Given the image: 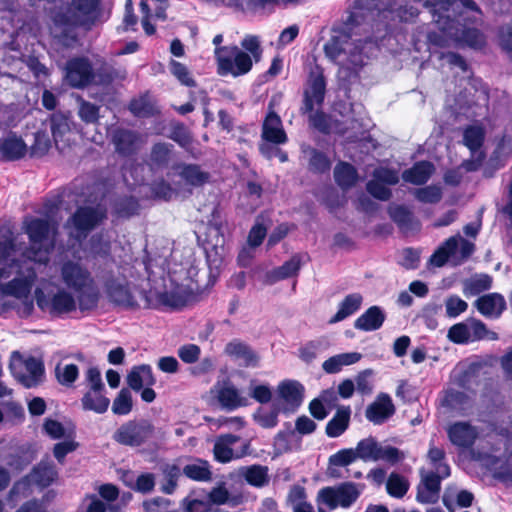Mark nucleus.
Returning <instances> with one entry per match:
<instances>
[{
    "instance_id": "obj_1",
    "label": "nucleus",
    "mask_w": 512,
    "mask_h": 512,
    "mask_svg": "<svg viewBox=\"0 0 512 512\" xmlns=\"http://www.w3.org/2000/svg\"><path fill=\"white\" fill-rule=\"evenodd\" d=\"M358 17V13H351L343 30L324 45L325 55L341 69L349 72L361 68L371 50L375 48L369 38L353 39V28L358 25Z\"/></svg>"
},
{
    "instance_id": "obj_2",
    "label": "nucleus",
    "mask_w": 512,
    "mask_h": 512,
    "mask_svg": "<svg viewBox=\"0 0 512 512\" xmlns=\"http://www.w3.org/2000/svg\"><path fill=\"white\" fill-rule=\"evenodd\" d=\"M262 48L257 36L247 35L241 41V48L236 45L215 48L217 72L221 76H243L249 73L253 62L262 58Z\"/></svg>"
},
{
    "instance_id": "obj_3",
    "label": "nucleus",
    "mask_w": 512,
    "mask_h": 512,
    "mask_svg": "<svg viewBox=\"0 0 512 512\" xmlns=\"http://www.w3.org/2000/svg\"><path fill=\"white\" fill-rule=\"evenodd\" d=\"M60 272L65 286L76 293L81 311L97 307L100 293L88 268L79 262L68 260L62 264Z\"/></svg>"
},
{
    "instance_id": "obj_4",
    "label": "nucleus",
    "mask_w": 512,
    "mask_h": 512,
    "mask_svg": "<svg viewBox=\"0 0 512 512\" xmlns=\"http://www.w3.org/2000/svg\"><path fill=\"white\" fill-rule=\"evenodd\" d=\"M24 229L31 245L25 256L30 261L46 262L55 246L57 225L47 219L29 218L24 221Z\"/></svg>"
},
{
    "instance_id": "obj_5",
    "label": "nucleus",
    "mask_w": 512,
    "mask_h": 512,
    "mask_svg": "<svg viewBox=\"0 0 512 512\" xmlns=\"http://www.w3.org/2000/svg\"><path fill=\"white\" fill-rule=\"evenodd\" d=\"M99 4V0H71L67 12H57L53 16L55 26L62 28V32L56 37L65 46H71L77 38L72 33V28L82 22L83 18L92 15Z\"/></svg>"
},
{
    "instance_id": "obj_6",
    "label": "nucleus",
    "mask_w": 512,
    "mask_h": 512,
    "mask_svg": "<svg viewBox=\"0 0 512 512\" xmlns=\"http://www.w3.org/2000/svg\"><path fill=\"white\" fill-rule=\"evenodd\" d=\"M58 476V472L53 462L42 460L32 471L15 482L8 493V500L14 501L17 497H27L30 494V486L36 485L41 488L50 486Z\"/></svg>"
},
{
    "instance_id": "obj_7",
    "label": "nucleus",
    "mask_w": 512,
    "mask_h": 512,
    "mask_svg": "<svg viewBox=\"0 0 512 512\" xmlns=\"http://www.w3.org/2000/svg\"><path fill=\"white\" fill-rule=\"evenodd\" d=\"M9 368L13 377L26 388L38 386L45 374L41 360L32 356L24 358L18 351L12 352Z\"/></svg>"
},
{
    "instance_id": "obj_8",
    "label": "nucleus",
    "mask_w": 512,
    "mask_h": 512,
    "mask_svg": "<svg viewBox=\"0 0 512 512\" xmlns=\"http://www.w3.org/2000/svg\"><path fill=\"white\" fill-rule=\"evenodd\" d=\"M356 451L359 459L364 462L384 461L394 465L405 458L403 451L390 445H382L372 436L360 440Z\"/></svg>"
},
{
    "instance_id": "obj_9",
    "label": "nucleus",
    "mask_w": 512,
    "mask_h": 512,
    "mask_svg": "<svg viewBox=\"0 0 512 512\" xmlns=\"http://www.w3.org/2000/svg\"><path fill=\"white\" fill-rule=\"evenodd\" d=\"M364 486L354 482H343L334 487H324L319 490V499L323 501L329 510L338 506L349 508L362 493Z\"/></svg>"
},
{
    "instance_id": "obj_10",
    "label": "nucleus",
    "mask_w": 512,
    "mask_h": 512,
    "mask_svg": "<svg viewBox=\"0 0 512 512\" xmlns=\"http://www.w3.org/2000/svg\"><path fill=\"white\" fill-rule=\"evenodd\" d=\"M154 432L155 427L149 420H130L115 431L113 439L121 445L138 447L152 439Z\"/></svg>"
},
{
    "instance_id": "obj_11",
    "label": "nucleus",
    "mask_w": 512,
    "mask_h": 512,
    "mask_svg": "<svg viewBox=\"0 0 512 512\" xmlns=\"http://www.w3.org/2000/svg\"><path fill=\"white\" fill-rule=\"evenodd\" d=\"M65 80L72 88L82 89L95 80L94 69L87 57L69 59L64 67Z\"/></svg>"
},
{
    "instance_id": "obj_12",
    "label": "nucleus",
    "mask_w": 512,
    "mask_h": 512,
    "mask_svg": "<svg viewBox=\"0 0 512 512\" xmlns=\"http://www.w3.org/2000/svg\"><path fill=\"white\" fill-rule=\"evenodd\" d=\"M37 304L42 311L61 316L75 311L78 300L67 290L60 289L52 295L37 294Z\"/></svg>"
},
{
    "instance_id": "obj_13",
    "label": "nucleus",
    "mask_w": 512,
    "mask_h": 512,
    "mask_svg": "<svg viewBox=\"0 0 512 512\" xmlns=\"http://www.w3.org/2000/svg\"><path fill=\"white\" fill-rule=\"evenodd\" d=\"M462 15L457 19H446L441 27L447 31L449 36L456 43H463L473 49H481L485 46L484 34L476 28H467L460 22Z\"/></svg>"
},
{
    "instance_id": "obj_14",
    "label": "nucleus",
    "mask_w": 512,
    "mask_h": 512,
    "mask_svg": "<svg viewBox=\"0 0 512 512\" xmlns=\"http://www.w3.org/2000/svg\"><path fill=\"white\" fill-rule=\"evenodd\" d=\"M104 218H106V210L101 206L80 207L68 220L67 225H73L77 231V237L86 236Z\"/></svg>"
},
{
    "instance_id": "obj_15",
    "label": "nucleus",
    "mask_w": 512,
    "mask_h": 512,
    "mask_svg": "<svg viewBox=\"0 0 512 512\" xmlns=\"http://www.w3.org/2000/svg\"><path fill=\"white\" fill-rule=\"evenodd\" d=\"M455 5L458 6V3L455 1L447 2L446 4L438 5L433 10V20L437 24L439 31H432V32L428 33L427 39H428V43H429V49H431L432 47H435V48L449 47L451 42H454V39H452L449 36L447 31H444V29L441 27V24H444L446 19H452L450 14H448V12H449L448 6H451L454 8ZM430 52H431V54L438 53L437 51H432V50H430Z\"/></svg>"
},
{
    "instance_id": "obj_16",
    "label": "nucleus",
    "mask_w": 512,
    "mask_h": 512,
    "mask_svg": "<svg viewBox=\"0 0 512 512\" xmlns=\"http://www.w3.org/2000/svg\"><path fill=\"white\" fill-rule=\"evenodd\" d=\"M326 92V81L323 72L317 67L311 71L308 87L304 92L303 113H311L315 106L322 105Z\"/></svg>"
},
{
    "instance_id": "obj_17",
    "label": "nucleus",
    "mask_w": 512,
    "mask_h": 512,
    "mask_svg": "<svg viewBox=\"0 0 512 512\" xmlns=\"http://www.w3.org/2000/svg\"><path fill=\"white\" fill-rule=\"evenodd\" d=\"M4 295L13 296L21 301L19 312L24 315H30L33 311V299L30 295L31 282L27 278H14L10 282L1 286Z\"/></svg>"
},
{
    "instance_id": "obj_18",
    "label": "nucleus",
    "mask_w": 512,
    "mask_h": 512,
    "mask_svg": "<svg viewBox=\"0 0 512 512\" xmlns=\"http://www.w3.org/2000/svg\"><path fill=\"white\" fill-rule=\"evenodd\" d=\"M110 137L115 152L121 156H131L135 154L140 147V134L134 130L117 127L111 131Z\"/></svg>"
},
{
    "instance_id": "obj_19",
    "label": "nucleus",
    "mask_w": 512,
    "mask_h": 512,
    "mask_svg": "<svg viewBox=\"0 0 512 512\" xmlns=\"http://www.w3.org/2000/svg\"><path fill=\"white\" fill-rule=\"evenodd\" d=\"M447 434L451 443L460 448H469L478 438V429L468 422L459 421L449 426Z\"/></svg>"
},
{
    "instance_id": "obj_20",
    "label": "nucleus",
    "mask_w": 512,
    "mask_h": 512,
    "mask_svg": "<svg viewBox=\"0 0 512 512\" xmlns=\"http://www.w3.org/2000/svg\"><path fill=\"white\" fill-rule=\"evenodd\" d=\"M13 273L20 274V263L15 258V245L11 238L0 239V280Z\"/></svg>"
},
{
    "instance_id": "obj_21",
    "label": "nucleus",
    "mask_w": 512,
    "mask_h": 512,
    "mask_svg": "<svg viewBox=\"0 0 512 512\" xmlns=\"http://www.w3.org/2000/svg\"><path fill=\"white\" fill-rule=\"evenodd\" d=\"M108 298L115 305L124 308H136L138 306L135 296L132 294L128 284L111 279L105 284Z\"/></svg>"
},
{
    "instance_id": "obj_22",
    "label": "nucleus",
    "mask_w": 512,
    "mask_h": 512,
    "mask_svg": "<svg viewBox=\"0 0 512 512\" xmlns=\"http://www.w3.org/2000/svg\"><path fill=\"white\" fill-rule=\"evenodd\" d=\"M261 137L264 141L275 145L285 144L288 140L283 129L282 121L279 115L270 111L262 124Z\"/></svg>"
},
{
    "instance_id": "obj_23",
    "label": "nucleus",
    "mask_w": 512,
    "mask_h": 512,
    "mask_svg": "<svg viewBox=\"0 0 512 512\" xmlns=\"http://www.w3.org/2000/svg\"><path fill=\"white\" fill-rule=\"evenodd\" d=\"M174 169L184 183L193 188L202 187L210 180V173L198 164L179 163Z\"/></svg>"
},
{
    "instance_id": "obj_24",
    "label": "nucleus",
    "mask_w": 512,
    "mask_h": 512,
    "mask_svg": "<svg viewBox=\"0 0 512 512\" xmlns=\"http://www.w3.org/2000/svg\"><path fill=\"white\" fill-rule=\"evenodd\" d=\"M303 257L300 254H295L281 266L267 272L263 279L264 284L273 285L276 282L297 275L301 268Z\"/></svg>"
},
{
    "instance_id": "obj_25",
    "label": "nucleus",
    "mask_w": 512,
    "mask_h": 512,
    "mask_svg": "<svg viewBox=\"0 0 512 512\" xmlns=\"http://www.w3.org/2000/svg\"><path fill=\"white\" fill-rule=\"evenodd\" d=\"M395 412L392 400L387 394H380L366 409V418L374 424H382Z\"/></svg>"
},
{
    "instance_id": "obj_26",
    "label": "nucleus",
    "mask_w": 512,
    "mask_h": 512,
    "mask_svg": "<svg viewBox=\"0 0 512 512\" xmlns=\"http://www.w3.org/2000/svg\"><path fill=\"white\" fill-rule=\"evenodd\" d=\"M478 311L488 318H499L506 310L505 298L499 293H489L475 301Z\"/></svg>"
},
{
    "instance_id": "obj_27",
    "label": "nucleus",
    "mask_w": 512,
    "mask_h": 512,
    "mask_svg": "<svg viewBox=\"0 0 512 512\" xmlns=\"http://www.w3.org/2000/svg\"><path fill=\"white\" fill-rule=\"evenodd\" d=\"M386 319L384 310L379 306H371L355 322L354 327L361 331H375L382 327Z\"/></svg>"
},
{
    "instance_id": "obj_28",
    "label": "nucleus",
    "mask_w": 512,
    "mask_h": 512,
    "mask_svg": "<svg viewBox=\"0 0 512 512\" xmlns=\"http://www.w3.org/2000/svg\"><path fill=\"white\" fill-rule=\"evenodd\" d=\"M303 386L294 380L282 381L277 388V394L292 410L298 408L303 399Z\"/></svg>"
},
{
    "instance_id": "obj_29",
    "label": "nucleus",
    "mask_w": 512,
    "mask_h": 512,
    "mask_svg": "<svg viewBox=\"0 0 512 512\" xmlns=\"http://www.w3.org/2000/svg\"><path fill=\"white\" fill-rule=\"evenodd\" d=\"M26 152L27 145L22 138L17 137L15 134H10L0 139V156L5 160H18L24 157Z\"/></svg>"
},
{
    "instance_id": "obj_30",
    "label": "nucleus",
    "mask_w": 512,
    "mask_h": 512,
    "mask_svg": "<svg viewBox=\"0 0 512 512\" xmlns=\"http://www.w3.org/2000/svg\"><path fill=\"white\" fill-rule=\"evenodd\" d=\"M434 171L435 167L431 162L419 161L402 173V179L414 185H423L431 178Z\"/></svg>"
},
{
    "instance_id": "obj_31",
    "label": "nucleus",
    "mask_w": 512,
    "mask_h": 512,
    "mask_svg": "<svg viewBox=\"0 0 512 512\" xmlns=\"http://www.w3.org/2000/svg\"><path fill=\"white\" fill-rule=\"evenodd\" d=\"M155 383L152 368L147 364L133 367L127 375V384L134 391H140L144 386H153Z\"/></svg>"
},
{
    "instance_id": "obj_32",
    "label": "nucleus",
    "mask_w": 512,
    "mask_h": 512,
    "mask_svg": "<svg viewBox=\"0 0 512 512\" xmlns=\"http://www.w3.org/2000/svg\"><path fill=\"white\" fill-rule=\"evenodd\" d=\"M389 215L404 233L413 232L420 228L419 221L414 217L413 213L404 206H391L389 208Z\"/></svg>"
},
{
    "instance_id": "obj_33",
    "label": "nucleus",
    "mask_w": 512,
    "mask_h": 512,
    "mask_svg": "<svg viewBox=\"0 0 512 512\" xmlns=\"http://www.w3.org/2000/svg\"><path fill=\"white\" fill-rule=\"evenodd\" d=\"M217 399L221 406L228 411L248 405V399L241 396L238 389L231 384L224 385L218 391Z\"/></svg>"
},
{
    "instance_id": "obj_34",
    "label": "nucleus",
    "mask_w": 512,
    "mask_h": 512,
    "mask_svg": "<svg viewBox=\"0 0 512 512\" xmlns=\"http://www.w3.org/2000/svg\"><path fill=\"white\" fill-rule=\"evenodd\" d=\"M173 151V145L167 142L155 143L150 151L148 165L152 170L164 169L168 166Z\"/></svg>"
},
{
    "instance_id": "obj_35",
    "label": "nucleus",
    "mask_w": 512,
    "mask_h": 512,
    "mask_svg": "<svg viewBox=\"0 0 512 512\" xmlns=\"http://www.w3.org/2000/svg\"><path fill=\"white\" fill-rule=\"evenodd\" d=\"M362 358L358 352H348L334 355L322 364V369L327 374H336L342 370L344 366H349L357 363Z\"/></svg>"
},
{
    "instance_id": "obj_36",
    "label": "nucleus",
    "mask_w": 512,
    "mask_h": 512,
    "mask_svg": "<svg viewBox=\"0 0 512 512\" xmlns=\"http://www.w3.org/2000/svg\"><path fill=\"white\" fill-rule=\"evenodd\" d=\"M105 390L87 391L82 399V408L98 414L105 413L110 405V400L104 394Z\"/></svg>"
},
{
    "instance_id": "obj_37",
    "label": "nucleus",
    "mask_w": 512,
    "mask_h": 512,
    "mask_svg": "<svg viewBox=\"0 0 512 512\" xmlns=\"http://www.w3.org/2000/svg\"><path fill=\"white\" fill-rule=\"evenodd\" d=\"M363 297L359 293H352L347 295L338 305V311L330 319L329 323H337L343 321L347 317L354 314L360 307Z\"/></svg>"
},
{
    "instance_id": "obj_38",
    "label": "nucleus",
    "mask_w": 512,
    "mask_h": 512,
    "mask_svg": "<svg viewBox=\"0 0 512 512\" xmlns=\"http://www.w3.org/2000/svg\"><path fill=\"white\" fill-rule=\"evenodd\" d=\"M350 414L351 409L349 406L339 408L326 425L327 436L336 438L342 435L349 426Z\"/></svg>"
},
{
    "instance_id": "obj_39",
    "label": "nucleus",
    "mask_w": 512,
    "mask_h": 512,
    "mask_svg": "<svg viewBox=\"0 0 512 512\" xmlns=\"http://www.w3.org/2000/svg\"><path fill=\"white\" fill-rule=\"evenodd\" d=\"M225 353L229 356L241 359L245 366H256L258 356L246 344L240 341H231L225 346Z\"/></svg>"
},
{
    "instance_id": "obj_40",
    "label": "nucleus",
    "mask_w": 512,
    "mask_h": 512,
    "mask_svg": "<svg viewBox=\"0 0 512 512\" xmlns=\"http://www.w3.org/2000/svg\"><path fill=\"white\" fill-rule=\"evenodd\" d=\"M281 410L279 403L274 401L269 408L259 407L253 414V419L262 428L271 429L278 425Z\"/></svg>"
},
{
    "instance_id": "obj_41",
    "label": "nucleus",
    "mask_w": 512,
    "mask_h": 512,
    "mask_svg": "<svg viewBox=\"0 0 512 512\" xmlns=\"http://www.w3.org/2000/svg\"><path fill=\"white\" fill-rule=\"evenodd\" d=\"M50 128L57 148L60 149V143H63V146H65L69 141L67 135L70 133L68 118L62 114L52 115Z\"/></svg>"
},
{
    "instance_id": "obj_42",
    "label": "nucleus",
    "mask_w": 512,
    "mask_h": 512,
    "mask_svg": "<svg viewBox=\"0 0 512 512\" xmlns=\"http://www.w3.org/2000/svg\"><path fill=\"white\" fill-rule=\"evenodd\" d=\"M182 472L194 481L207 482L212 479L209 463L201 459H196L194 462L185 465Z\"/></svg>"
},
{
    "instance_id": "obj_43",
    "label": "nucleus",
    "mask_w": 512,
    "mask_h": 512,
    "mask_svg": "<svg viewBox=\"0 0 512 512\" xmlns=\"http://www.w3.org/2000/svg\"><path fill=\"white\" fill-rule=\"evenodd\" d=\"M334 179L342 189H348L356 183L357 171L351 164L340 162L334 168Z\"/></svg>"
},
{
    "instance_id": "obj_44",
    "label": "nucleus",
    "mask_w": 512,
    "mask_h": 512,
    "mask_svg": "<svg viewBox=\"0 0 512 512\" xmlns=\"http://www.w3.org/2000/svg\"><path fill=\"white\" fill-rule=\"evenodd\" d=\"M485 132L482 127L470 125L463 131V143L473 155L480 152L483 145Z\"/></svg>"
},
{
    "instance_id": "obj_45",
    "label": "nucleus",
    "mask_w": 512,
    "mask_h": 512,
    "mask_svg": "<svg viewBox=\"0 0 512 512\" xmlns=\"http://www.w3.org/2000/svg\"><path fill=\"white\" fill-rule=\"evenodd\" d=\"M458 247V238H448L430 257V263L436 267H442L453 255Z\"/></svg>"
},
{
    "instance_id": "obj_46",
    "label": "nucleus",
    "mask_w": 512,
    "mask_h": 512,
    "mask_svg": "<svg viewBox=\"0 0 512 512\" xmlns=\"http://www.w3.org/2000/svg\"><path fill=\"white\" fill-rule=\"evenodd\" d=\"M303 153L309 157L308 167L310 171L324 173L330 169L331 162L325 153L312 147H306L303 149Z\"/></svg>"
},
{
    "instance_id": "obj_47",
    "label": "nucleus",
    "mask_w": 512,
    "mask_h": 512,
    "mask_svg": "<svg viewBox=\"0 0 512 512\" xmlns=\"http://www.w3.org/2000/svg\"><path fill=\"white\" fill-rule=\"evenodd\" d=\"M409 481L399 473L392 472L386 481L387 493L394 498L401 499L408 492Z\"/></svg>"
},
{
    "instance_id": "obj_48",
    "label": "nucleus",
    "mask_w": 512,
    "mask_h": 512,
    "mask_svg": "<svg viewBox=\"0 0 512 512\" xmlns=\"http://www.w3.org/2000/svg\"><path fill=\"white\" fill-rule=\"evenodd\" d=\"M170 133L168 138L176 142L179 146L186 148L193 142V137L184 123L179 121H170Z\"/></svg>"
},
{
    "instance_id": "obj_49",
    "label": "nucleus",
    "mask_w": 512,
    "mask_h": 512,
    "mask_svg": "<svg viewBox=\"0 0 512 512\" xmlns=\"http://www.w3.org/2000/svg\"><path fill=\"white\" fill-rule=\"evenodd\" d=\"M412 193L419 202L424 204H437L443 196L442 188L439 185L416 188L413 189Z\"/></svg>"
},
{
    "instance_id": "obj_50",
    "label": "nucleus",
    "mask_w": 512,
    "mask_h": 512,
    "mask_svg": "<svg viewBox=\"0 0 512 512\" xmlns=\"http://www.w3.org/2000/svg\"><path fill=\"white\" fill-rule=\"evenodd\" d=\"M512 154V138L504 135L497 143L490 161L496 164V167L504 166L507 159Z\"/></svg>"
},
{
    "instance_id": "obj_51",
    "label": "nucleus",
    "mask_w": 512,
    "mask_h": 512,
    "mask_svg": "<svg viewBox=\"0 0 512 512\" xmlns=\"http://www.w3.org/2000/svg\"><path fill=\"white\" fill-rule=\"evenodd\" d=\"M285 429L279 431L273 439V447L277 454H283L292 450L290 438L295 435V431L291 427V423L284 424Z\"/></svg>"
},
{
    "instance_id": "obj_52",
    "label": "nucleus",
    "mask_w": 512,
    "mask_h": 512,
    "mask_svg": "<svg viewBox=\"0 0 512 512\" xmlns=\"http://www.w3.org/2000/svg\"><path fill=\"white\" fill-rule=\"evenodd\" d=\"M133 408L132 394L129 389L123 388L119 391L112 403V412L115 415H128Z\"/></svg>"
},
{
    "instance_id": "obj_53",
    "label": "nucleus",
    "mask_w": 512,
    "mask_h": 512,
    "mask_svg": "<svg viewBox=\"0 0 512 512\" xmlns=\"http://www.w3.org/2000/svg\"><path fill=\"white\" fill-rule=\"evenodd\" d=\"M243 476L249 484L256 487H262L268 483V469L261 465L246 467Z\"/></svg>"
},
{
    "instance_id": "obj_54",
    "label": "nucleus",
    "mask_w": 512,
    "mask_h": 512,
    "mask_svg": "<svg viewBox=\"0 0 512 512\" xmlns=\"http://www.w3.org/2000/svg\"><path fill=\"white\" fill-rule=\"evenodd\" d=\"M55 375L61 385L70 387L77 380L79 369L75 364H58L55 368Z\"/></svg>"
},
{
    "instance_id": "obj_55",
    "label": "nucleus",
    "mask_w": 512,
    "mask_h": 512,
    "mask_svg": "<svg viewBox=\"0 0 512 512\" xmlns=\"http://www.w3.org/2000/svg\"><path fill=\"white\" fill-rule=\"evenodd\" d=\"M208 499L213 504H229L232 507H235L242 502L241 496L230 497L228 490L222 485L213 488L208 494Z\"/></svg>"
},
{
    "instance_id": "obj_56",
    "label": "nucleus",
    "mask_w": 512,
    "mask_h": 512,
    "mask_svg": "<svg viewBox=\"0 0 512 512\" xmlns=\"http://www.w3.org/2000/svg\"><path fill=\"white\" fill-rule=\"evenodd\" d=\"M326 349V343L323 340H313L306 343L299 350V357L307 364L314 361L319 354Z\"/></svg>"
},
{
    "instance_id": "obj_57",
    "label": "nucleus",
    "mask_w": 512,
    "mask_h": 512,
    "mask_svg": "<svg viewBox=\"0 0 512 512\" xmlns=\"http://www.w3.org/2000/svg\"><path fill=\"white\" fill-rule=\"evenodd\" d=\"M129 110L137 117H149L156 113L155 106L147 96H142L130 102Z\"/></svg>"
},
{
    "instance_id": "obj_58",
    "label": "nucleus",
    "mask_w": 512,
    "mask_h": 512,
    "mask_svg": "<svg viewBox=\"0 0 512 512\" xmlns=\"http://www.w3.org/2000/svg\"><path fill=\"white\" fill-rule=\"evenodd\" d=\"M492 286V277L487 274H479L465 283V290L471 295H478Z\"/></svg>"
},
{
    "instance_id": "obj_59",
    "label": "nucleus",
    "mask_w": 512,
    "mask_h": 512,
    "mask_svg": "<svg viewBox=\"0 0 512 512\" xmlns=\"http://www.w3.org/2000/svg\"><path fill=\"white\" fill-rule=\"evenodd\" d=\"M359 459L356 448L341 449L328 459L330 466L346 467Z\"/></svg>"
},
{
    "instance_id": "obj_60",
    "label": "nucleus",
    "mask_w": 512,
    "mask_h": 512,
    "mask_svg": "<svg viewBox=\"0 0 512 512\" xmlns=\"http://www.w3.org/2000/svg\"><path fill=\"white\" fill-rule=\"evenodd\" d=\"M78 116L86 124H95L99 120V106L79 99Z\"/></svg>"
},
{
    "instance_id": "obj_61",
    "label": "nucleus",
    "mask_w": 512,
    "mask_h": 512,
    "mask_svg": "<svg viewBox=\"0 0 512 512\" xmlns=\"http://www.w3.org/2000/svg\"><path fill=\"white\" fill-rule=\"evenodd\" d=\"M127 476H131L130 481H126L125 483L127 486L131 487L135 491L141 492V493H149L154 489L155 486V478L152 473H144L137 477L134 483L133 478L131 474H127Z\"/></svg>"
},
{
    "instance_id": "obj_62",
    "label": "nucleus",
    "mask_w": 512,
    "mask_h": 512,
    "mask_svg": "<svg viewBox=\"0 0 512 512\" xmlns=\"http://www.w3.org/2000/svg\"><path fill=\"white\" fill-rule=\"evenodd\" d=\"M165 483L162 484L161 490L165 494H172L177 486V480L181 475V469L177 465H166L163 468Z\"/></svg>"
},
{
    "instance_id": "obj_63",
    "label": "nucleus",
    "mask_w": 512,
    "mask_h": 512,
    "mask_svg": "<svg viewBox=\"0 0 512 512\" xmlns=\"http://www.w3.org/2000/svg\"><path fill=\"white\" fill-rule=\"evenodd\" d=\"M151 193L155 198L169 201L173 198L174 195H177V192L170 183H168L164 179H157L151 183L150 186Z\"/></svg>"
},
{
    "instance_id": "obj_64",
    "label": "nucleus",
    "mask_w": 512,
    "mask_h": 512,
    "mask_svg": "<svg viewBox=\"0 0 512 512\" xmlns=\"http://www.w3.org/2000/svg\"><path fill=\"white\" fill-rule=\"evenodd\" d=\"M467 322L469 326L471 341L480 340L484 338L496 340L498 338L497 334L495 332L489 331L482 321L471 319Z\"/></svg>"
}]
</instances>
